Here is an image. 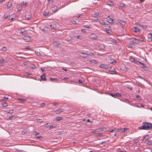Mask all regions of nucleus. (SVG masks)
Wrapping results in <instances>:
<instances>
[{
  "label": "nucleus",
  "instance_id": "13d9d810",
  "mask_svg": "<svg viewBox=\"0 0 152 152\" xmlns=\"http://www.w3.org/2000/svg\"><path fill=\"white\" fill-rule=\"evenodd\" d=\"M112 72H114L115 74H117V72L116 71L115 69H114L113 71H112Z\"/></svg>",
  "mask_w": 152,
  "mask_h": 152
},
{
  "label": "nucleus",
  "instance_id": "aec40b11",
  "mask_svg": "<svg viewBox=\"0 0 152 152\" xmlns=\"http://www.w3.org/2000/svg\"><path fill=\"white\" fill-rule=\"evenodd\" d=\"M30 37H25L23 38L24 39L26 40V41L28 42L30 40Z\"/></svg>",
  "mask_w": 152,
  "mask_h": 152
},
{
  "label": "nucleus",
  "instance_id": "4c0bfd02",
  "mask_svg": "<svg viewBox=\"0 0 152 152\" xmlns=\"http://www.w3.org/2000/svg\"><path fill=\"white\" fill-rule=\"evenodd\" d=\"M138 39L139 40V41H142L143 42V41H144L145 38L144 37H143V38L141 37L140 39Z\"/></svg>",
  "mask_w": 152,
  "mask_h": 152
},
{
  "label": "nucleus",
  "instance_id": "e2e57ef3",
  "mask_svg": "<svg viewBox=\"0 0 152 152\" xmlns=\"http://www.w3.org/2000/svg\"><path fill=\"white\" fill-rule=\"evenodd\" d=\"M4 98L7 99H9V98L7 95H5L4 96Z\"/></svg>",
  "mask_w": 152,
  "mask_h": 152
},
{
  "label": "nucleus",
  "instance_id": "f704fd0d",
  "mask_svg": "<svg viewBox=\"0 0 152 152\" xmlns=\"http://www.w3.org/2000/svg\"><path fill=\"white\" fill-rule=\"evenodd\" d=\"M7 50V48L5 47H4L2 48L1 50L4 52H6Z\"/></svg>",
  "mask_w": 152,
  "mask_h": 152
},
{
  "label": "nucleus",
  "instance_id": "6e6d98bb",
  "mask_svg": "<svg viewBox=\"0 0 152 152\" xmlns=\"http://www.w3.org/2000/svg\"><path fill=\"white\" fill-rule=\"evenodd\" d=\"M108 94L112 97H114V94H113L110 93H108Z\"/></svg>",
  "mask_w": 152,
  "mask_h": 152
},
{
  "label": "nucleus",
  "instance_id": "338daca9",
  "mask_svg": "<svg viewBox=\"0 0 152 152\" xmlns=\"http://www.w3.org/2000/svg\"><path fill=\"white\" fill-rule=\"evenodd\" d=\"M40 69H41V70L42 72H43L45 71V69H44L42 67H41Z\"/></svg>",
  "mask_w": 152,
  "mask_h": 152
},
{
  "label": "nucleus",
  "instance_id": "9d476101",
  "mask_svg": "<svg viewBox=\"0 0 152 152\" xmlns=\"http://www.w3.org/2000/svg\"><path fill=\"white\" fill-rule=\"evenodd\" d=\"M148 35L149 36H148V41L149 42H151L152 41V34L151 33H150Z\"/></svg>",
  "mask_w": 152,
  "mask_h": 152
},
{
  "label": "nucleus",
  "instance_id": "b1692460",
  "mask_svg": "<svg viewBox=\"0 0 152 152\" xmlns=\"http://www.w3.org/2000/svg\"><path fill=\"white\" fill-rule=\"evenodd\" d=\"M97 37V36L94 34H92V35L91 36V38L95 40H96Z\"/></svg>",
  "mask_w": 152,
  "mask_h": 152
},
{
  "label": "nucleus",
  "instance_id": "ddd939ff",
  "mask_svg": "<svg viewBox=\"0 0 152 152\" xmlns=\"http://www.w3.org/2000/svg\"><path fill=\"white\" fill-rule=\"evenodd\" d=\"M121 95L119 93H116L114 94V98H118V97H121Z\"/></svg>",
  "mask_w": 152,
  "mask_h": 152
},
{
  "label": "nucleus",
  "instance_id": "6e6552de",
  "mask_svg": "<svg viewBox=\"0 0 152 152\" xmlns=\"http://www.w3.org/2000/svg\"><path fill=\"white\" fill-rule=\"evenodd\" d=\"M107 21L109 23H112L113 20V19L111 18L109 16H108L107 18Z\"/></svg>",
  "mask_w": 152,
  "mask_h": 152
},
{
  "label": "nucleus",
  "instance_id": "37998d69",
  "mask_svg": "<svg viewBox=\"0 0 152 152\" xmlns=\"http://www.w3.org/2000/svg\"><path fill=\"white\" fill-rule=\"evenodd\" d=\"M22 3H23V6H24L25 7H26V5H27V4L26 2H24V1H23V2H22Z\"/></svg>",
  "mask_w": 152,
  "mask_h": 152
},
{
  "label": "nucleus",
  "instance_id": "79ce46f5",
  "mask_svg": "<svg viewBox=\"0 0 152 152\" xmlns=\"http://www.w3.org/2000/svg\"><path fill=\"white\" fill-rule=\"evenodd\" d=\"M141 27L143 28H146L148 26L147 25H141Z\"/></svg>",
  "mask_w": 152,
  "mask_h": 152
},
{
  "label": "nucleus",
  "instance_id": "2f4dec72",
  "mask_svg": "<svg viewBox=\"0 0 152 152\" xmlns=\"http://www.w3.org/2000/svg\"><path fill=\"white\" fill-rule=\"evenodd\" d=\"M49 14V12L48 11L47 12L46 11H44L43 12V15H44L45 16H46L48 15Z\"/></svg>",
  "mask_w": 152,
  "mask_h": 152
},
{
  "label": "nucleus",
  "instance_id": "7ed1b4c3",
  "mask_svg": "<svg viewBox=\"0 0 152 152\" xmlns=\"http://www.w3.org/2000/svg\"><path fill=\"white\" fill-rule=\"evenodd\" d=\"M99 67L100 68H103L105 70H108V69H109L110 68V66L109 65H107L104 64H102L100 65L99 66Z\"/></svg>",
  "mask_w": 152,
  "mask_h": 152
},
{
  "label": "nucleus",
  "instance_id": "f257e3e1",
  "mask_svg": "<svg viewBox=\"0 0 152 152\" xmlns=\"http://www.w3.org/2000/svg\"><path fill=\"white\" fill-rule=\"evenodd\" d=\"M138 129L141 130L152 129V124L149 122H144L142 123V126L139 127Z\"/></svg>",
  "mask_w": 152,
  "mask_h": 152
},
{
  "label": "nucleus",
  "instance_id": "3c124183",
  "mask_svg": "<svg viewBox=\"0 0 152 152\" xmlns=\"http://www.w3.org/2000/svg\"><path fill=\"white\" fill-rule=\"evenodd\" d=\"M13 112V110H9V112H8V113H12Z\"/></svg>",
  "mask_w": 152,
  "mask_h": 152
},
{
  "label": "nucleus",
  "instance_id": "ea45409f",
  "mask_svg": "<svg viewBox=\"0 0 152 152\" xmlns=\"http://www.w3.org/2000/svg\"><path fill=\"white\" fill-rule=\"evenodd\" d=\"M138 62L141 65V67L142 68H144V65L142 63H141L140 62Z\"/></svg>",
  "mask_w": 152,
  "mask_h": 152
},
{
  "label": "nucleus",
  "instance_id": "7c9ffc66",
  "mask_svg": "<svg viewBox=\"0 0 152 152\" xmlns=\"http://www.w3.org/2000/svg\"><path fill=\"white\" fill-rule=\"evenodd\" d=\"M2 105L3 107H6L7 106V104L6 102H4L2 103Z\"/></svg>",
  "mask_w": 152,
  "mask_h": 152
},
{
  "label": "nucleus",
  "instance_id": "e433bc0d",
  "mask_svg": "<svg viewBox=\"0 0 152 152\" xmlns=\"http://www.w3.org/2000/svg\"><path fill=\"white\" fill-rule=\"evenodd\" d=\"M8 16V15L7 14H5L3 16L4 18L6 19L7 18Z\"/></svg>",
  "mask_w": 152,
  "mask_h": 152
},
{
  "label": "nucleus",
  "instance_id": "c756f323",
  "mask_svg": "<svg viewBox=\"0 0 152 152\" xmlns=\"http://www.w3.org/2000/svg\"><path fill=\"white\" fill-rule=\"evenodd\" d=\"M62 117H58L56 118V120L57 121H59L62 119Z\"/></svg>",
  "mask_w": 152,
  "mask_h": 152
},
{
  "label": "nucleus",
  "instance_id": "f8f14e48",
  "mask_svg": "<svg viewBox=\"0 0 152 152\" xmlns=\"http://www.w3.org/2000/svg\"><path fill=\"white\" fill-rule=\"evenodd\" d=\"M104 25L105 27L107 28H105V31H106V30L108 29V30H110L111 29V27L109 24H105Z\"/></svg>",
  "mask_w": 152,
  "mask_h": 152
},
{
  "label": "nucleus",
  "instance_id": "9b49d317",
  "mask_svg": "<svg viewBox=\"0 0 152 152\" xmlns=\"http://www.w3.org/2000/svg\"><path fill=\"white\" fill-rule=\"evenodd\" d=\"M107 4L110 6H114L115 4L113 2L111 1H108L107 2Z\"/></svg>",
  "mask_w": 152,
  "mask_h": 152
},
{
  "label": "nucleus",
  "instance_id": "864d4df0",
  "mask_svg": "<svg viewBox=\"0 0 152 152\" xmlns=\"http://www.w3.org/2000/svg\"><path fill=\"white\" fill-rule=\"evenodd\" d=\"M71 22L73 24H76V23L75 21L72 20L71 21Z\"/></svg>",
  "mask_w": 152,
  "mask_h": 152
},
{
  "label": "nucleus",
  "instance_id": "69168bd1",
  "mask_svg": "<svg viewBox=\"0 0 152 152\" xmlns=\"http://www.w3.org/2000/svg\"><path fill=\"white\" fill-rule=\"evenodd\" d=\"M11 15H11V16H10L9 18V20H13L14 19L13 18L11 17Z\"/></svg>",
  "mask_w": 152,
  "mask_h": 152
},
{
  "label": "nucleus",
  "instance_id": "49530a36",
  "mask_svg": "<svg viewBox=\"0 0 152 152\" xmlns=\"http://www.w3.org/2000/svg\"><path fill=\"white\" fill-rule=\"evenodd\" d=\"M136 98L139 100L140 99H141V97L140 96L138 95H137L136 96Z\"/></svg>",
  "mask_w": 152,
  "mask_h": 152
},
{
  "label": "nucleus",
  "instance_id": "052dcab7",
  "mask_svg": "<svg viewBox=\"0 0 152 152\" xmlns=\"http://www.w3.org/2000/svg\"><path fill=\"white\" fill-rule=\"evenodd\" d=\"M106 129V128L103 127L101 129V131H105Z\"/></svg>",
  "mask_w": 152,
  "mask_h": 152
},
{
  "label": "nucleus",
  "instance_id": "680f3d73",
  "mask_svg": "<svg viewBox=\"0 0 152 152\" xmlns=\"http://www.w3.org/2000/svg\"><path fill=\"white\" fill-rule=\"evenodd\" d=\"M82 15L80 14L79 15L77 16H76V17H77V18H82Z\"/></svg>",
  "mask_w": 152,
  "mask_h": 152
},
{
  "label": "nucleus",
  "instance_id": "c03bdc74",
  "mask_svg": "<svg viewBox=\"0 0 152 152\" xmlns=\"http://www.w3.org/2000/svg\"><path fill=\"white\" fill-rule=\"evenodd\" d=\"M57 10V7H53L52 8V10L53 12H55Z\"/></svg>",
  "mask_w": 152,
  "mask_h": 152
},
{
  "label": "nucleus",
  "instance_id": "c85d7f7f",
  "mask_svg": "<svg viewBox=\"0 0 152 152\" xmlns=\"http://www.w3.org/2000/svg\"><path fill=\"white\" fill-rule=\"evenodd\" d=\"M91 19L92 20L96 21L98 20V18L96 16H92L91 18Z\"/></svg>",
  "mask_w": 152,
  "mask_h": 152
},
{
  "label": "nucleus",
  "instance_id": "603ef678",
  "mask_svg": "<svg viewBox=\"0 0 152 152\" xmlns=\"http://www.w3.org/2000/svg\"><path fill=\"white\" fill-rule=\"evenodd\" d=\"M45 104L44 103H42L40 104V105L42 107H43L45 106Z\"/></svg>",
  "mask_w": 152,
  "mask_h": 152
},
{
  "label": "nucleus",
  "instance_id": "6ab92c4d",
  "mask_svg": "<svg viewBox=\"0 0 152 152\" xmlns=\"http://www.w3.org/2000/svg\"><path fill=\"white\" fill-rule=\"evenodd\" d=\"M17 99L18 101H21L23 102H25L27 101L26 99L23 98H18Z\"/></svg>",
  "mask_w": 152,
  "mask_h": 152
},
{
  "label": "nucleus",
  "instance_id": "a19ab883",
  "mask_svg": "<svg viewBox=\"0 0 152 152\" xmlns=\"http://www.w3.org/2000/svg\"><path fill=\"white\" fill-rule=\"evenodd\" d=\"M74 36L76 38L79 39H81L82 38V37L81 36H80V35H78L76 37L75 36Z\"/></svg>",
  "mask_w": 152,
  "mask_h": 152
},
{
  "label": "nucleus",
  "instance_id": "5701e85b",
  "mask_svg": "<svg viewBox=\"0 0 152 152\" xmlns=\"http://www.w3.org/2000/svg\"><path fill=\"white\" fill-rule=\"evenodd\" d=\"M50 27L51 28L54 29L56 28V26L55 24L53 23L50 25Z\"/></svg>",
  "mask_w": 152,
  "mask_h": 152
},
{
  "label": "nucleus",
  "instance_id": "de8ad7c7",
  "mask_svg": "<svg viewBox=\"0 0 152 152\" xmlns=\"http://www.w3.org/2000/svg\"><path fill=\"white\" fill-rule=\"evenodd\" d=\"M128 47L130 48H133V47L132 46L131 44L130 43H129L127 45Z\"/></svg>",
  "mask_w": 152,
  "mask_h": 152
},
{
  "label": "nucleus",
  "instance_id": "a18cd8bd",
  "mask_svg": "<svg viewBox=\"0 0 152 152\" xmlns=\"http://www.w3.org/2000/svg\"><path fill=\"white\" fill-rule=\"evenodd\" d=\"M15 117V116H10L9 117V118L10 119H11V120H12V119H14V118Z\"/></svg>",
  "mask_w": 152,
  "mask_h": 152
},
{
  "label": "nucleus",
  "instance_id": "58836bf2",
  "mask_svg": "<svg viewBox=\"0 0 152 152\" xmlns=\"http://www.w3.org/2000/svg\"><path fill=\"white\" fill-rule=\"evenodd\" d=\"M0 62L3 63H5V61L3 59H0Z\"/></svg>",
  "mask_w": 152,
  "mask_h": 152
},
{
  "label": "nucleus",
  "instance_id": "0e129e2a",
  "mask_svg": "<svg viewBox=\"0 0 152 152\" xmlns=\"http://www.w3.org/2000/svg\"><path fill=\"white\" fill-rule=\"evenodd\" d=\"M136 24L137 26H141L139 22L136 23Z\"/></svg>",
  "mask_w": 152,
  "mask_h": 152
},
{
  "label": "nucleus",
  "instance_id": "1a4fd4ad",
  "mask_svg": "<svg viewBox=\"0 0 152 152\" xmlns=\"http://www.w3.org/2000/svg\"><path fill=\"white\" fill-rule=\"evenodd\" d=\"M150 138V136L148 135H146L145 136L144 138L143 139V141L144 142H145L148 140Z\"/></svg>",
  "mask_w": 152,
  "mask_h": 152
},
{
  "label": "nucleus",
  "instance_id": "423d86ee",
  "mask_svg": "<svg viewBox=\"0 0 152 152\" xmlns=\"http://www.w3.org/2000/svg\"><path fill=\"white\" fill-rule=\"evenodd\" d=\"M136 84L138 86H140L142 88H144V85L138 81H136L135 82Z\"/></svg>",
  "mask_w": 152,
  "mask_h": 152
},
{
  "label": "nucleus",
  "instance_id": "a211bd4d",
  "mask_svg": "<svg viewBox=\"0 0 152 152\" xmlns=\"http://www.w3.org/2000/svg\"><path fill=\"white\" fill-rule=\"evenodd\" d=\"M41 78L43 81L46 80V78L44 74H43L41 76Z\"/></svg>",
  "mask_w": 152,
  "mask_h": 152
},
{
  "label": "nucleus",
  "instance_id": "4d7b16f0",
  "mask_svg": "<svg viewBox=\"0 0 152 152\" xmlns=\"http://www.w3.org/2000/svg\"><path fill=\"white\" fill-rule=\"evenodd\" d=\"M81 31L82 32H83V33H85L86 32V31L85 29H82L81 30Z\"/></svg>",
  "mask_w": 152,
  "mask_h": 152
},
{
  "label": "nucleus",
  "instance_id": "dca6fc26",
  "mask_svg": "<svg viewBox=\"0 0 152 152\" xmlns=\"http://www.w3.org/2000/svg\"><path fill=\"white\" fill-rule=\"evenodd\" d=\"M48 28L46 26L43 27V28L41 29L44 32H46L48 31Z\"/></svg>",
  "mask_w": 152,
  "mask_h": 152
},
{
  "label": "nucleus",
  "instance_id": "cd10ccee",
  "mask_svg": "<svg viewBox=\"0 0 152 152\" xmlns=\"http://www.w3.org/2000/svg\"><path fill=\"white\" fill-rule=\"evenodd\" d=\"M99 22L100 24H101L102 25H104L105 24V23L104 21L103 20H100Z\"/></svg>",
  "mask_w": 152,
  "mask_h": 152
},
{
  "label": "nucleus",
  "instance_id": "20e7f679",
  "mask_svg": "<svg viewBox=\"0 0 152 152\" xmlns=\"http://www.w3.org/2000/svg\"><path fill=\"white\" fill-rule=\"evenodd\" d=\"M18 31L20 34H22L23 35H25L26 34V31L24 29V28L20 27L18 29Z\"/></svg>",
  "mask_w": 152,
  "mask_h": 152
},
{
  "label": "nucleus",
  "instance_id": "473e14b6",
  "mask_svg": "<svg viewBox=\"0 0 152 152\" xmlns=\"http://www.w3.org/2000/svg\"><path fill=\"white\" fill-rule=\"evenodd\" d=\"M91 25H85L83 26V27L85 28H91Z\"/></svg>",
  "mask_w": 152,
  "mask_h": 152
},
{
  "label": "nucleus",
  "instance_id": "0eeeda50",
  "mask_svg": "<svg viewBox=\"0 0 152 152\" xmlns=\"http://www.w3.org/2000/svg\"><path fill=\"white\" fill-rule=\"evenodd\" d=\"M118 23L124 26L126 24L124 20L118 19Z\"/></svg>",
  "mask_w": 152,
  "mask_h": 152
},
{
  "label": "nucleus",
  "instance_id": "bf43d9fd",
  "mask_svg": "<svg viewBox=\"0 0 152 152\" xmlns=\"http://www.w3.org/2000/svg\"><path fill=\"white\" fill-rule=\"evenodd\" d=\"M34 134L35 135H37L39 134V133L38 132H37L35 131L34 132Z\"/></svg>",
  "mask_w": 152,
  "mask_h": 152
},
{
  "label": "nucleus",
  "instance_id": "f3484780",
  "mask_svg": "<svg viewBox=\"0 0 152 152\" xmlns=\"http://www.w3.org/2000/svg\"><path fill=\"white\" fill-rule=\"evenodd\" d=\"M133 30L134 31L137 33L138 32H140V31L139 29L137 28L136 27H134L133 28Z\"/></svg>",
  "mask_w": 152,
  "mask_h": 152
},
{
  "label": "nucleus",
  "instance_id": "c9c22d12",
  "mask_svg": "<svg viewBox=\"0 0 152 152\" xmlns=\"http://www.w3.org/2000/svg\"><path fill=\"white\" fill-rule=\"evenodd\" d=\"M147 144L149 145H152V140H149L147 143Z\"/></svg>",
  "mask_w": 152,
  "mask_h": 152
},
{
  "label": "nucleus",
  "instance_id": "393cba45",
  "mask_svg": "<svg viewBox=\"0 0 152 152\" xmlns=\"http://www.w3.org/2000/svg\"><path fill=\"white\" fill-rule=\"evenodd\" d=\"M7 5L8 8H10L12 5V2H8L7 3Z\"/></svg>",
  "mask_w": 152,
  "mask_h": 152
},
{
  "label": "nucleus",
  "instance_id": "a878e982",
  "mask_svg": "<svg viewBox=\"0 0 152 152\" xmlns=\"http://www.w3.org/2000/svg\"><path fill=\"white\" fill-rule=\"evenodd\" d=\"M50 80L51 81H52L53 82H56L57 81V78H53L52 77H50Z\"/></svg>",
  "mask_w": 152,
  "mask_h": 152
},
{
  "label": "nucleus",
  "instance_id": "bb28decb",
  "mask_svg": "<svg viewBox=\"0 0 152 152\" xmlns=\"http://www.w3.org/2000/svg\"><path fill=\"white\" fill-rule=\"evenodd\" d=\"M120 130L122 132H123L126 131V130H128V129L127 128H124L121 129Z\"/></svg>",
  "mask_w": 152,
  "mask_h": 152
},
{
  "label": "nucleus",
  "instance_id": "774afa93",
  "mask_svg": "<svg viewBox=\"0 0 152 152\" xmlns=\"http://www.w3.org/2000/svg\"><path fill=\"white\" fill-rule=\"evenodd\" d=\"M78 81L79 83H82V80L80 79Z\"/></svg>",
  "mask_w": 152,
  "mask_h": 152
},
{
  "label": "nucleus",
  "instance_id": "f03ea898",
  "mask_svg": "<svg viewBox=\"0 0 152 152\" xmlns=\"http://www.w3.org/2000/svg\"><path fill=\"white\" fill-rule=\"evenodd\" d=\"M130 42L134 44H137L139 43V40L135 38H131L130 39Z\"/></svg>",
  "mask_w": 152,
  "mask_h": 152
},
{
  "label": "nucleus",
  "instance_id": "412c9836",
  "mask_svg": "<svg viewBox=\"0 0 152 152\" xmlns=\"http://www.w3.org/2000/svg\"><path fill=\"white\" fill-rule=\"evenodd\" d=\"M80 53V57H82L83 58H87V55H83V53Z\"/></svg>",
  "mask_w": 152,
  "mask_h": 152
},
{
  "label": "nucleus",
  "instance_id": "4468645a",
  "mask_svg": "<svg viewBox=\"0 0 152 152\" xmlns=\"http://www.w3.org/2000/svg\"><path fill=\"white\" fill-rule=\"evenodd\" d=\"M99 49L103 50L104 49V46L103 44H100L99 45Z\"/></svg>",
  "mask_w": 152,
  "mask_h": 152
},
{
  "label": "nucleus",
  "instance_id": "09e8293b",
  "mask_svg": "<svg viewBox=\"0 0 152 152\" xmlns=\"http://www.w3.org/2000/svg\"><path fill=\"white\" fill-rule=\"evenodd\" d=\"M115 128H114L112 130L109 131V132H115Z\"/></svg>",
  "mask_w": 152,
  "mask_h": 152
},
{
  "label": "nucleus",
  "instance_id": "4be33fe9",
  "mask_svg": "<svg viewBox=\"0 0 152 152\" xmlns=\"http://www.w3.org/2000/svg\"><path fill=\"white\" fill-rule=\"evenodd\" d=\"M129 60L132 62H134L135 59L133 56H131L129 58Z\"/></svg>",
  "mask_w": 152,
  "mask_h": 152
},
{
  "label": "nucleus",
  "instance_id": "72a5a7b5",
  "mask_svg": "<svg viewBox=\"0 0 152 152\" xmlns=\"http://www.w3.org/2000/svg\"><path fill=\"white\" fill-rule=\"evenodd\" d=\"M31 18V15H30L29 16H28L27 17H26V19L28 20H30Z\"/></svg>",
  "mask_w": 152,
  "mask_h": 152
},
{
  "label": "nucleus",
  "instance_id": "39448f33",
  "mask_svg": "<svg viewBox=\"0 0 152 152\" xmlns=\"http://www.w3.org/2000/svg\"><path fill=\"white\" fill-rule=\"evenodd\" d=\"M83 55L88 56H94L95 55V53H93L92 52H88L87 53H82Z\"/></svg>",
  "mask_w": 152,
  "mask_h": 152
},
{
  "label": "nucleus",
  "instance_id": "2eb2a0df",
  "mask_svg": "<svg viewBox=\"0 0 152 152\" xmlns=\"http://www.w3.org/2000/svg\"><path fill=\"white\" fill-rule=\"evenodd\" d=\"M64 110L63 109L57 110L55 111V112L56 113V114H59L60 113L63 112Z\"/></svg>",
  "mask_w": 152,
  "mask_h": 152
},
{
  "label": "nucleus",
  "instance_id": "5fc2aeb1",
  "mask_svg": "<svg viewBox=\"0 0 152 152\" xmlns=\"http://www.w3.org/2000/svg\"><path fill=\"white\" fill-rule=\"evenodd\" d=\"M53 104L54 106H55L58 104L59 103L57 102H55L53 103Z\"/></svg>",
  "mask_w": 152,
  "mask_h": 152
},
{
  "label": "nucleus",
  "instance_id": "8fccbe9b",
  "mask_svg": "<svg viewBox=\"0 0 152 152\" xmlns=\"http://www.w3.org/2000/svg\"><path fill=\"white\" fill-rule=\"evenodd\" d=\"M35 138H36V139H39L40 140H41L43 138V137L42 136H40L39 137H36Z\"/></svg>",
  "mask_w": 152,
  "mask_h": 152
}]
</instances>
